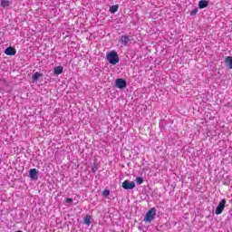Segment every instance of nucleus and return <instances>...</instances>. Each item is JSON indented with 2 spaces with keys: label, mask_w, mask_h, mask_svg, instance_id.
<instances>
[{
  "label": "nucleus",
  "mask_w": 232,
  "mask_h": 232,
  "mask_svg": "<svg viewBox=\"0 0 232 232\" xmlns=\"http://www.w3.org/2000/svg\"><path fill=\"white\" fill-rule=\"evenodd\" d=\"M157 216V209L155 208H151L146 214L144 218V222H147L148 224H151V221L155 219V217Z\"/></svg>",
  "instance_id": "1"
},
{
  "label": "nucleus",
  "mask_w": 232,
  "mask_h": 232,
  "mask_svg": "<svg viewBox=\"0 0 232 232\" xmlns=\"http://www.w3.org/2000/svg\"><path fill=\"white\" fill-rule=\"evenodd\" d=\"M107 61L110 64H117L119 63V54L117 52L112 51L107 54Z\"/></svg>",
  "instance_id": "2"
},
{
  "label": "nucleus",
  "mask_w": 232,
  "mask_h": 232,
  "mask_svg": "<svg viewBox=\"0 0 232 232\" xmlns=\"http://www.w3.org/2000/svg\"><path fill=\"white\" fill-rule=\"evenodd\" d=\"M226 199H222L219 203H218V207H217V208H216V215H222V211H224V208H226Z\"/></svg>",
  "instance_id": "3"
},
{
  "label": "nucleus",
  "mask_w": 232,
  "mask_h": 232,
  "mask_svg": "<svg viewBox=\"0 0 232 232\" xmlns=\"http://www.w3.org/2000/svg\"><path fill=\"white\" fill-rule=\"evenodd\" d=\"M121 187L123 189H133L135 188V182L126 179L122 182Z\"/></svg>",
  "instance_id": "4"
},
{
  "label": "nucleus",
  "mask_w": 232,
  "mask_h": 232,
  "mask_svg": "<svg viewBox=\"0 0 232 232\" xmlns=\"http://www.w3.org/2000/svg\"><path fill=\"white\" fill-rule=\"evenodd\" d=\"M116 88H119L120 90H122L123 88H126V82L122 78H119L115 81Z\"/></svg>",
  "instance_id": "5"
},
{
  "label": "nucleus",
  "mask_w": 232,
  "mask_h": 232,
  "mask_svg": "<svg viewBox=\"0 0 232 232\" xmlns=\"http://www.w3.org/2000/svg\"><path fill=\"white\" fill-rule=\"evenodd\" d=\"M29 177L32 180H37L39 173L36 169H31L29 171Z\"/></svg>",
  "instance_id": "6"
},
{
  "label": "nucleus",
  "mask_w": 232,
  "mask_h": 232,
  "mask_svg": "<svg viewBox=\"0 0 232 232\" xmlns=\"http://www.w3.org/2000/svg\"><path fill=\"white\" fill-rule=\"evenodd\" d=\"M5 55H15V53H17V51L15 50V48L10 46L5 50Z\"/></svg>",
  "instance_id": "7"
},
{
  "label": "nucleus",
  "mask_w": 232,
  "mask_h": 232,
  "mask_svg": "<svg viewBox=\"0 0 232 232\" xmlns=\"http://www.w3.org/2000/svg\"><path fill=\"white\" fill-rule=\"evenodd\" d=\"M130 41H131V39H130L128 35H121L120 39V43L124 46H126V44H128Z\"/></svg>",
  "instance_id": "8"
},
{
  "label": "nucleus",
  "mask_w": 232,
  "mask_h": 232,
  "mask_svg": "<svg viewBox=\"0 0 232 232\" xmlns=\"http://www.w3.org/2000/svg\"><path fill=\"white\" fill-rule=\"evenodd\" d=\"M209 5V2L206 0H200L198 3V8L201 10H204V8H208V5Z\"/></svg>",
  "instance_id": "9"
},
{
  "label": "nucleus",
  "mask_w": 232,
  "mask_h": 232,
  "mask_svg": "<svg viewBox=\"0 0 232 232\" xmlns=\"http://www.w3.org/2000/svg\"><path fill=\"white\" fill-rule=\"evenodd\" d=\"M43 77V73H40L39 72H36L33 76H32V81L33 82H36V81H39Z\"/></svg>",
  "instance_id": "10"
},
{
  "label": "nucleus",
  "mask_w": 232,
  "mask_h": 232,
  "mask_svg": "<svg viewBox=\"0 0 232 232\" xmlns=\"http://www.w3.org/2000/svg\"><path fill=\"white\" fill-rule=\"evenodd\" d=\"M225 63L230 70H232V56H227L225 58Z\"/></svg>",
  "instance_id": "11"
},
{
  "label": "nucleus",
  "mask_w": 232,
  "mask_h": 232,
  "mask_svg": "<svg viewBox=\"0 0 232 232\" xmlns=\"http://www.w3.org/2000/svg\"><path fill=\"white\" fill-rule=\"evenodd\" d=\"M63 66H57L54 68L53 73L54 75H61V73H63Z\"/></svg>",
  "instance_id": "12"
},
{
  "label": "nucleus",
  "mask_w": 232,
  "mask_h": 232,
  "mask_svg": "<svg viewBox=\"0 0 232 232\" xmlns=\"http://www.w3.org/2000/svg\"><path fill=\"white\" fill-rule=\"evenodd\" d=\"M1 6L3 8H6V6H10V1H8V0H2L1 1Z\"/></svg>",
  "instance_id": "13"
},
{
  "label": "nucleus",
  "mask_w": 232,
  "mask_h": 232,
  "mask_svg": "<svg viewBox=\"0 0 232 232\" xmlns=\"http://www.w3.org/2000/svg\"><path fill=\"white\" fill-rule=\"evenodd\" d=\"M119 10V5H111L110 7V12L111 14H115V12H117Z\"/></svg>",
  "instance_id": "14"
},
{
  "label": "nucleus",
  "mask_w": 232,
  "mask_h": 232,
  "mask_svg": "<svg viewBox=\"0 0 232 232\" xmlns=\"http://www.w3.org/2000/svg\"><path fill=\"white\" fill-rule=\"evenodd\" d=\"M84 224H86V226H90V224H92V217L86 216L84 218Z\"/></svg>",
  "instance_id": "15"
},
{
  "label": "nucleus",
  "mask_w": 232,
  "mask_h": 232,
  "mask_svg": "<svg viewBox=\"0 0 232 232\" xmlns=\"http://www.w3.org/2000/svg\"><path fill=\"white\" fill-rule=\"evenodd\" d=\"M136 182L139 186H140V184H143L144 183V179L140 177H137L136 178Z\"/></svg>",
  "instance_id": "16"
},
{
  "label": "nucleus",
  "mask_w": 232,
  "mask_h": 232,
  "mask_svg": "<svg viewBox=\"0 0 232 232\" xmlns=\"http://www.w3.org/2000/svg\"><path fill=\"white\" fill-rule=\"evenodd\" d=\"M197 14H198V9H194V10H192L191 12H190V15H197Z\"/></svg>",
  "instance_id": "17"
},
{
  "label": "nucleus",
  "mask_w": 232,
  "mask_h": 232,
  "mask_svg": "<svg viewBox=\"0 0 232 232\" xmlns=\"http://www.w3.org/2000/svg\"><path fill=\"white\" fill-rule=\"evenodd\" d=\"M108 195H110V190L108 189L103 190V196L108 197Z\"/></svg>",
  "instance_id": "18"
},
{
  "label": "nucleus",
  "mask_w": 232,
  "mask_h": 232,
  "mask_svg": "<svg viewBox=\"0 0 232 232\" xmlns=\"http://www.w3.org/2000/svg\"><path fill=\"white\" fill-rule=\"evenodd\" d=\"M66 202H68V203L73 202V199L68 198H66Z\"/></svg>",
  "instance_id": "19"
},
{
  "label": "nucleus",
  "mask_w": 232,
  "mask_h": 232,
  "mask_svg": "<svg viewBox=\"0 0 232 232\" xmlns=\"http://www.w3.org/2000/svg\"><path fill=\"white\" fill-rule=\"evenodd\" d=\"M92 171L95 173V171H97V167L92 168Z\"/></svg>",
  "instance_id": "20"
}]
</instances>
